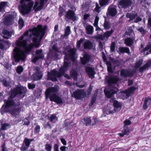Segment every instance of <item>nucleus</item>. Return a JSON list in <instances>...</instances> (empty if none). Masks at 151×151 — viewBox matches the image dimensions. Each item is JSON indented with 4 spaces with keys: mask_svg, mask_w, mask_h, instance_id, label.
Returning <instances> with one entry per match:
<instances>
[{
    "mask_svg": "<svg viewBox=\"0 0 151 151\" xmlns=\"http://www.w3.org/2000/svg\"><path fill=\"white\" fill-rule=\"evenodd\" d=\"M28 34L29 31H26L16 41L13 54L15 61L17 62H19L20 60H24L25 58V54L29 52L34 46L33 44L28 45H27L26 37Z\"/></svg>",
    "mask_w": 151,
    "mask_h": 151,
    "instance_id": "obj_1",
    "label": "nucleus"
},
{
    "mask_svg": "<svg viewBox=\"0 0 151 151\" xmlns=\"http://www.w3.org/2000/svg\"><path fill=\"white\" fill-rule=\"evenodd\" d=\"M76 51L75 48L71 49L68 51V54L65 55V61L63 67H61L59 69V72L56 71L55 70L51 71L50 73L48 72V78L49 79L52 81L57 80V77H60L62 76H64L65 77L68 79H70V76L65 74V72L68 70L69 67V63L66 60L68 58H70L72 60L75 59V53Z\"/></svg>",
    "mask_w": 151,
    "mask_h": 151,
    "instance_id": "obj_2",
    "label": "nucleus"
},
{
    "mask_svg": "<svg viewBox=\"0 0 151 151\" xmlns=\"http://www.w3.org/2000/svg\"><path fill=\"white\" fill-rule=\"evenodd\" d=\"M46 29V26L42 28L41 25H39L37 27H34L32 29H29V32L35 36L33 38V41L36 48L39 47L40 42L44 35L45 30Z\"/></svg>",
    "mask_w": 151,
    "mask_h": 151,
    "instance_id": "obj_3",
    "label": "nucleus"
},
{
    "mask_svg": "<svg viewBox=\"0 0 151 151\" xmlns=\"http://www.w3.org/2000/svg\"><path fill=\"white\" fill-rule=\"evenodd\" d=\"M59 87L55 86L54 87L49 88L46 91V98L50 97V101H53L58 104L63 103V101L61 97L56 95L55 93L58 90Z\"/></svg>",
    "mask_w": 151,
    "mask_h": 151,
    "instance_id": "obj_4",
    "label": "nucleus"
},
{
    "mask_svg": "<svg viewBox=\"0 0 151 151\" xmlns=\"http://www.w3.org/2000/svg\"><path fill=\"white\" fill-rule=\"evenodd\" d=\"M136 89L135 87H131L125 91H121L117 95L118 97L124 99H127L132 93L135 91Z\"/></svg>",
    "mask_w": 151,
    "mask_h": 151,
    "instance_id": "obj_5",
    "label": "nucleus"
},
{
    "mask_svg": "<svg viewBox=\"0 0 151 151\" xmlns=\"http://www.w3.org/2000/svg\"><path fill=\"white\" fill-rule=\"evenodd\" d=\"M33 3L30 2L27 5L22 4L21 6V12L23 14H28L31 10Z\"/></svg>",
    "mask_w": 151,
    "mask_h": 151,
    "instance_id": "obj_6",
    "label": "nucleus"
},
{
    "mask_svg": "<svg viewBox=\"0 0 151 151\" xmlns=\"http://www.w3.org/2000/svg\"><path fill=\"white\" fill-rule=\"evenodd\" d=\"M27 91L26 88L23 86L17 87L14 90L11 94L10 97L12 98L15 97L16 95L19 94L20 95L24 93Z\"/></svg>",
    "mask_w": 151,
    "mask_h": 151,
    "instance_id": "obj_7",
    "label": "nucleus"
},
{
    "mask_svg": "<svg viewBox=\"0 0 151 151\" xmlns=\"http://www.w3.org/2000/svg\"><path fill=\"white\" fill-rule=\"evenodd\" d=\"M117 6L114 5H111L108 7L107 9V15L108 16L109 15L112 17L114 16L117 13L116 10Z\"/></svg>",
    "mask_w": 151,
    "mask_h": 151,
    "instance_id": "obj_8",
    "label": "nucleus"
},
{
    "mask_svg": "<svg viewBox=\"0 0 151 151\" xmlns=\"http://www.w3.org/2000/svg\"><path fill=\"white\" fill-rule=\"evenodd\" d=\"M47 0H41L40 3L38 1H36L33 7L35 11H37L41 9L43 7L44 3L46 2Z\"/></svg>",
    "mask_w": 151,
    "mask_h": 151,
    "instance_id": "obj_9",
    "label": "nucleus"
},
{
    "mask_svg": "<svg viewBox=\"0 0 151 151\" xmlns=\"http://www.w3.org/2000/svg\"><path fill=\"white\" fill-rule=\"evenodd\" d=\"M73 96L77 99H80L83 97L85 96L84 92L82 90H78L74 92L73 94Z\"/></svg>",
    "mask_w": 151,
    "mask_h": 151,
    "instance_id": "obj_10",
    "label": "nucleus"
},
{
    "mask_svg": "<svg viewBox=\"0 0 151 151\" xmlns=\"http://www.w3.org/2000/svg\"><path fill=\"white\" fill-rule=\"evenodd\" d=\"M36 56L33 58L32 60V62L35 63L36 61L40 58H42L44 57V55L42 53L41 50H37L36 52Z\"/></svg>",
    "mask_w": 151,
    "mask_h": 151,
    "instance_id": "obj_11",
    "label": "nucleus"
},
{
    "mask_svg": "<svg viewBox=\"0 0 151 151\" xmlns=\"http://www.w3.org/2000/svg\"><path fill=\"white\" fill-rule=\"evenodd\" d=\"M66 17L68 18L71 19L74 21L77 19L74 12L71 10H69L66 13Z\"/></svg>",
    "mask_w": 151,
    "mask_h": 151,
    "instance_id": "obj_12",
    "label": "nucleus"
},
{
    "mask_svg": "<svg viewBox=\"0 0 151 151\" xmlns=\"http://www.w3.org/2000/svg\"><path fill=\"white\" fill-rule=\"evenodd\" d=\"M131 4L130 0H121L119 3V5L123 8L130 6Z\"/></svg>",
    "mask_w": 151,
    "mask_h": 151,
    "instance_id": "obj_13",
    "label": "nucleus"
},
{
    "mask_svg": "<svg viewBox=\"0 0 151 151\" xmlns=\"http://www.w3.org/2000/svg\"><path fill=\"white\" fill-rule=\"evenodd\" d=\"M86 72L89 75V77L91 78H94V75L96 73L94 69L90 67H87L86 68Z\"/></svg>",
    "mask_w": 151,
    "mask_h": 151,
    "instance_id": "obj_14",
    "label": "nucleus"
},
{
    "mask_svg": "<svg viewBox=\"0 0 151 151\" xmlns=\"http://www.w3.org/2000/svg\"><path fill=\"white\" fill-rule=\"evenodd\" d=\"M106 89H105L104 91L105 94L107 97L110 98L111 97L113 94L117 92L118 89L116 88H114V89L111 91H106Z\"/></svg>",
    "mask_w": 151,
    "mask_h": 151,
    "instance_id": "obj_15",
    "label": "nucleus"
},
{
    "mask_svg": "<svg viewBox=\"0 0 151 151\" xmlns=\"http://www.w3.org/2000/svg\"><path fill=\"white\" fill-rule=\"evenodd\" d=\"M14 18L12 16L10 15L6 18L4 20V23L6 25H9L13 23V19Z\"/></svg>",
    "mask_w": 151,
    "mask_h": 151,
    "instance_id": "obj_16",
    "label": "nucleus"
},
{
    "mask_svg": "<svg viewBox=\"0 0 151 151\" xmlns=\"http://www.w3.org/2000/svg\"><path fill=\"white\" fill-rule=\"evenodd\" d=\"M91 56L87 53H85L84 55L83 58H81V60L82 63L83 64H86L88 62L90 59Z\"/></svg>",
    "mask_w": 151,
    "mask_h": 151,
    "instance_id": "obj_17",
    "label": "nucleus"
},
{
    "mask_svg": "<svg viewBox=\"0 0 151 151\" xmlns=\"http://www.w3.org/2000/svg\"><path fill=\"white\" fill-rule=\"evenodd\" d=\"M42 77V74L41 72L36 73L33 74L31 76V79L33 80H36L40 79Z\"/></svg>",
    "mask_w": 151,
    "mask_h": 151,
    "instance_id": "obj_18",
    "label": "nucleus"
},
{
    "mask_svg": "<svg viewBox=\"0 0 151 151\" xmlns=\"http://www.w3.org/2000/svg\"><path fill=\"white\" fill-rule=\"evenodd\" d=\"M104 112L106 114H109L114 113L115 112L112 107H108L104 109Z\"/></svg>",
    "mask_w": 151,
    "mask_h": 151,
    "instance_id": "obj_19",
    "label": "nucleus"
},
{
    "mask_svg": "<svg viewBox=\"0 0 151 151\" xmlns=\"http://www.w3.org/2000/svg\"><path fill=\"white\" fill-rule=\"evenodd\" d=\"M113 105L114 106V109L115 112L119 111L122 107V104L117 101H115Z\"/></svg>",
    "mask_w": 151,
    "mask_h": 151,
    "instance_id": "obj_20",
    "label": "nucleus"
},
{
    "mask_svg": "<svg viewBox=\"0 0 151 151\" xmlns=\"http://www.w3.org/2000/svg\"><path fill=\"white\" fill-rule=\"evenodd\" d=\"M86 33L88 34H92L93 32V27L90 25H87L84 26Z\"/></svg>",
    "mask_w": 151,
    "mask_h": 151,
    "instance_id": "obj_21",
    "label": "nucleus"
},
{
    "mask_svg": "<svg viewBox=\"0 0 151 151\" xmlns=\"http://www.w3.org/2000/svg\"><path fill=\"white\" fill-rule=\"evenodd\" d=\"M6 108L16 107L17 105L15 104L12 100H8L5 102Z\"/></svg>",
    "mask_w": 151,
    "mask_h": 151,
    "instance_id": "obj_22",
    "label": "nucleus"
},
{
    "mask_svg": "<svg viewBox=\"0 0 151 151\" xmlns=\"http://www.w3.org/2000/svg\"><path fill=\"white\" fill-rule=\"evenodd\" d=\"M83 46L85 49H90L93 47V44L90 41L86 40L84 42Z\"/></svg>",
    "mask_w": 151,
    "mask_h": 151,
    "instance_id": "obj_23",
    "label": "nucleus"
},
{
    "mask_svg": "<svg viewBox=\"0 0 151 151\" xmlns=\"http://www.w3.org/2000/svg\"><path fill=\"white\" fill-rule=\"evenodd\" d=\"M2 34L3 37L6 39H9L11 37L12 34L8 30L5 29L3 31Z\"/></svg>",
    "mask_w": 151,
    "mask_h": 151,
    "instance_id": "obj_24",
    "label": "nucleus"
},
{
    "mask_svg": "<svg viewBox=\"0 0 151 151\" xmlns=\"http://www.w3.org/2000/svg\"><path fill=\"white\" fill-rule=\"evenodd\" d=\"M119 78L117 76H115L110 78L108 81V82L109 84L116 83L119 80Z\"/></svg>",
    "mask_w": 151,
    "mask_h": 151,
    "instance_id": "obj_25",
    "label": "nucleus"
},
{
    "mask_svg": "<svg viewBox=\"0 0 151 151\" xmlns=\"http://www.w3.org/2000/svg\"><path fill=\"white\" fill-rule=\"evenodd\" d=\"M134 40L130 38H127L125 40V43L127 46H129L133 44Z\"/></svg>",
    "mask_w": 151,
    "mask_h": 151,
    "instance_id": "obj_26",
    "label": "nucleus"
},
{
    "mask_svg": "<svg viewBox=\"0 0 151 151\" xmlns=\"http://www.w3.org/2000/svg\"><path fill=\"white\" fill-rule=\"evenodd\" d=\"M20 109L18 108H14L10 112L11 114L14 116H16L18 115L19 113Z\"/></svg>",
    "mask_w": 151,
    "mask_h": 151,
    "instance_id": "obj_27",
    "label": "nucleus"
},
{
    "mask_svg": "<svg viewBox=\"0 0 151 151\" xmlns=\"http://www.w3.org/2000/svg\"><path fill=\"white\" fill-rule=\"evenodd\" d=\"M110 0H100L99 4L101 6L108 5L110 3Z\"/></svg>",
    "mask_w": 151,
    "mask_h": 151,
    "instance_id": "obj_28",
    "label": "nucleus"
},
{
    "mask_svg": "<svg viewBox=\"0 0 151 151\" xmlns=\"http://www.w3.org/2000/svg\"><path fill=\"white\" fill-rule=\"evenodd\" d=\"M119 52L120 53L126 52L127 53H130V50L128 47H121L119 48Z\"/></svg>",
    "mask_w": 151,
    "mask_h": 151,
    "instance_id": "obj_29",
    "label": "nucleus"
},
{
    "mask_svg": "<svg viewBox=\"0 0 151 151\" xmlns=\"http://www.w3.org/2000/svg\"><path fill=\"white\" fill-rule=\"evenodd\" d=\"M7 2H1L0 3V12L7 6Z\"/></svg>",
    "mask_w": 151,
    "mask_h": 151,
    "instance_id": "obj_30",
    "label": "nucleus"
},
{
    "mask_svg": "<svg viewBox=\"0 0 151 151\" xmlns=\"http://www.w3.org/2000/svg\"><path fill=\"white\" fill-rule=\"evenodd\" d=\"M1 128L0 129V131H1L2 129L5 130L9 128L10 127V124L7 123L1 124Z\"/></svg>",
    "mask_w": 151,
    "mask_h": 151,
    "instance_id": "obj_31",
    "label": "nucleus"
},
{
    "mask_svg": "<svg viewBox=\"0 0 151 151\" xmlns=\"http://www.w3.org/2000/svg\"><path fill=\"white\" fill-rule=\"evenodd\" d=\"M84 122V124L86 126H89L91 124V120L90 118L87 117L83 119V120Z\"/></svg>",
    "mask_w": 151,
    "mask_h": 151,
    "instance_id": "obj_32",
    "label": "nucleus"
},
{
    "mask_svg": "<svg viewBox=\"0 0 151 151\" xmlns=\"http://www.w3.org/2000/svg\"><path fill=\"white\" fill-rule=\"evenodd\" d=\"M120 75L121 76L123 77H126L130 76V74L129 73V72L127 70H122L121 71Z\"/></svg>",
    "mask_w": 151,
    "mask_h": 151,
    "instance_id": "obj_33",
    "label": "nucleus"
},
{
    "mask_svg": "<svg viewBox=\"0 0 151 151\" xmlns=\"http://www.w3.org/2000/svg\"><path fill=\"white\" fill-rule=\"evenodd\" d=\"M136 16V14H131L130 13H127L126 15L127 17L129 18V20H133Z\"/></svg>",
    "mask_w": 151,
    "mask_h": 151,
    "instance_id": "obj_34",
    "label": "nucleus"
},
{
    "mask_svg": "<svg viewBox=\"0 0 151 151\" xmlns=\"http://www.w3.org/2000/svg\"><path fill=\"white\" fill-rule=\"evenodd\" d=\"M113 32V30L112 29L106 32L104 35V37L107 39L111 35Z\"/></svg>",
    "mask_w": 151,
    "mask_h": 151,
    "instance_id": "obj_35",
    "label": "nucleus"
},
{
    "mask_svg": "<svg viewBox=\"0 0 151 151\" xmlns=\"http://www.w3.org/2000/svg\"><path fill=\"white\" fill-rule=\"evenodd\" d=\"M70 27L67 26L65 31V34L64 35H63L62 36L63 38L67 36L68 35L70 34Z\"/></svg>",
    "mask_w": 151,
    "mask_h": 151,
    "instance_id": "obj_36",
    "label": "nucleus"
},
{
    "mask_svg": "<svg viewBox=\"0 0 151 151\" xmlns=\"http://www.w3.org/2000/svg\"><path fill=\"white\" fill-rule=\"evenodd\" d=\"M103 26L104 27V29H108L110 28V25L109 22L107 21H105Z\"/></svg>",
    "mask_w": 151,
    "mask_h": 151,
    "instance_id": "obj_37",
    "label": "nucleus"
},
{
    "mask_svg": "<svg viewBox=\"0 0 151 151\" xmlns=\"http://www.w3.org/2000/svg\"><path fill=\"white\" fill-rule=\"evenodd\" d=\"M84 40V38H81L76 43V46L77 48H79L80 47L81 43L83 42Z\"/></svg>",
    "mask_w": 151,
    "mask_h": 151,
    "instance_id": "obj_38",
    "label": "nucleus"
},
{
    "mask_svg": "<svg viewBox=\"0 0 151 151\" xmlns=\"http://www.w3.org/2000/svg\"><path fill=\"white\" fill-rule=\"evenodd\" d=\"M49 120L51 122H55L58 120V118L55 115H52L49 117Z\"/></svg>",
    "mask_w": 151,
    "mask_h": 151,
    "instance_id": "obj_39",
    "label": "nucleus"
},
{
    "mask_svg": "<svg viewBox=\"0 0 151 151\" xmlns=\"http://www.w3.org/2000/svg\"><path fill=\"white\" fill-rule=\"evenodd\" d=\"M144 102L145 103V104H147L148 106H150L151 105V98H145Z\"/></svg>",
    "mask_w": 151,
    "mask_h": 151,
    "instance_id": "obj_40",
    "label": "nucleus"
},
{
    "mask_svg": "<svg viewBox=\"0 0 151 151\" xmlns=\"http://www.w3.org/2000/svg\"><path fill=\"white\" fill-rule=\"evenodd\" d=\"M129 129L127 127H124V128L122 130V132L124 133V134L125 135H128L129 134Z\"/></svg>",
    "mask_w": 151,
    "mask_h": 151,
    "instance_id": "obj_41",
    "label": "nucleus"
},
{
    "mask_svg": "<svg viewBox=\"0 0 151 151\" xmlns=\"http://www.w3.org/2000/svg\"><path fill=\"white\" fill-rule=\"evenodd\" d=\"M23 69L22 66L17 67L16 69L17 72L19 74H20L23 71Z\"/></svg>",
    "mask_w": 151,
    "mask_h": 151,
    "instance_id": "obj_42",
    "label": "nucleus"
},
{
    "mask_svg": "<svg viewBox=\"0 0 151 151\" xmlns=\"http://www.w3.org/2000/svg\"><path fill=\"white\" fill-rule=\"evenodd\" d=\"M71 75L73 77L75 80H76L77 79V73L76 71L75 70H73L71 71Z\"/></svg>",
    "mask_w": 151,
    "mask_h": 151,
    "instance_id": "obj_43",
    "label": "nucleus"
},
{
    "mask_svg": "<svg viewBox=\"0 0 151 151\" xmlns=\"http://www.w3.org/2000/svg\"><path fill=\"white\" fill-rule=\"evenodd\" d=\"M18 23L21 28H22L24 26V22L22 18L20 17Z\"/></svg>",
    "mask_w": 151,
    "mask_h": 151,
    "instance_id": "obj_44",
    "label": "nucleus"
},
{
    "mask_svg": "<svg viewBox=\"0 0 151 151\" xmlns=\"http://www.w3.org/2000/svg\"><path fill=\"white\" fill-rule=\"evenodd\" d=\"M115 44L114 42H112L110 46V51L113 52L115 50Z\"/></svg>",
    "mask_w": 151,
    "mask_h": 151,
    "instance_id": "obj_45",
    "label": "nucleus"
},
{
    "mask_svg": "<svg viewBox=\"0 0 151 151\" xmlns=\"http://www.w3.org/2000/svg\"><path fill=\"white\" fill-rule=\"evenodd\" d=\"M147 69V68L146 67V65H145L139 68V72L141 73H142Z\"/></svg>",
    "mask_w": 151,
    "mask_h": 151,
    "instance_id": "obj_46",
    "label": "nucleus"
},
{
    "mask_svg": "<svg viewBox=\"0 0 151 151\" xmlns=\"http://www.w3.org/2000/svg\"><path fill=\"white\" fill-rule=\"evenodd\" d=\"M95 10L98 13L99 12L101 11V7L99 6L97 3H96V7L95 8Z\"/></svg>",
    "mask_w": 151,
    "mask_h": 151,
    "instance_id": "obj_47",
    "label": "nucleus"
},
{
    "mask_svg": "<svg viewBox=\"0 0 151 151\" xmlns=\"http://www.w3.org/2000/svg\"><path fill=\"white\" fill-rule=\"evenodd\" d=\"M143 61L142 60H140L136 63L135 64V67L137 68H139L142 63Z\"/></svg>",
    "mask_w": 151,
    "mask_h": 151,
    "instance_id": "obj_48",
    "label": "nucleus"
},
{
    "mask_svg": "<svg viewBox=\"0 0 151 151\" xmlns=\"http://www.w3.org/2000/svg\"><path fill=\"white\" fill-rule=\"evenodd\" d=\"M99 19V17L97 16H96L95 17L94 22L93 24V25L95 27H97V26Z\"/></svg>",
    "mask_w": 151,
    "mask_h": 151,
    "instance_id": "obj_49",
    "label": "nucleus"
},
{
    "mask_svg": "<svg viewBox=\"0 0 151 151\" xmlns=\"http://www.w3.org/2000/svg\"><path fill=\"white\" fill-rule=\"evenodd\" d=\"M107 70L108 72L109 73H111L112 72V70L111 64L110 63H107Z\"/></svg>",
    "mask_w": 151,
    "mask_h": 151,
    "instance_id": "obj_50",
    "label": "nucleus"
},
{
    "mask_svg": "<svg viewBox=\"0 0 151 151\" xmlns=\"http://www.w3.org/2000/svg\"><path fill=\"white\" fill-rule=\"evenodd\" d=\"M24 142L25 145L28 147L30 144V139L25 138L24 139Z\"/></svg>",
    "mask_w": 151,
    "mask_h": 151,
    "instance_id": "obj_51",
    "label": "nucleus"
},
{
    "mask_svg": "<svg viewBox=\"0 0 151 151\" xmlns=\"http://www.w3.org/2000/svg\"><path fill=\"white\" fill-rule=\"evenodd\" d=\"M45 149L48 151H51V150L52 146L50 144H46L45 145Z\"/></svg>",
    "mask_w": 151,
    "mask_h": 151,
    "instance_id": "obj_52",
    "label": "nucleus"
},
{
    "mask_svg": "<svg viewBox=\"0 0 151 151\" xmlns=\"http://www.w3.org/2000/svg\"><path fill=\"white\" fill-rule=\"evenodd\" d=\"M138 30L140 32L142 35H144L147 32L146 30H144L142 28L138 29Z\"/></svg>",
    "mask_w": 151,
    "mask_h": 151,
    "instance_id": "obj_53",
    "label": "nucleus"
},
{
    "mask_svg": "<svg viewBox=\"0 0 151 151\" xmlns=\"http://www.w3.org/2000/svg\"><path fill=\"white\" fill-rule=\"evenodd\" d=\"M40 126L37 125L35 128V133H38L40 131Z\"/></svg>",
    "mask_w": 151,
    "mask_h": 151,
    "instance_id": "obj_54",
    "label": "nucleus"
},
{
    "mask_svg": "<svg viewBox=\"0 0 151 151\" xmlns=\"http://www.w3.org/2000/svg\"><path fill=\"white\" fill-rule=\"evenodd\" d=\"M147 68L151 65V59L147 61L145 65Z\"/></svg>",
    "mask_w": 151,
    "mask_h": 151,
    "instance_id": "obj_55",
    "label": "nucleus"
},
{
    "mask_svg": "<svg viewBox=\"0 0 151 151\" xmlns=\"http://www.w3.org/2000/svg\"><path fill=\"white\" fill-rule=\"evenodd\" d=\"M54 151H59L58 148V145L57 144H55L53 147Z\"/></svg>",
    "mask_w": 151,
    "mask_h": 151,
    "instance_id": "obj_56",
    "label": "nucleus"
},
{
    "mask_svg": "<svg viewBox=\"0 0 151 151\" xmlns=\"http://www.w3.org/2000/svg\"><path fill=\"white\" fill-rule=\"evenodd\" d=\"M124 123L125 125H128L131 124V122L129 120L126 119L124 121Z\"/></svg>",
    "mask_w": 151,
    "mask_h": 151,
    "instance_id": "obj_57",
    "label": "nucleus"
},
{
    "mask_svg": "<svg viewBox=\"0 0 151 151\" xmlns=\"http://www.w3.org/2000/svg\"><path fill=\"white\" fill-rule=\"evenodd\" d=\"M150 48H151V45H148L147 46V47H145V48L143 49V50H141V52H144L146 50H148V49H149Z\"/></svg>",
    "mask_w": 151,
    "mask_h": 151,
    "instance_id": "obj_58",
    "label": "nucleus"
},
{
    "mask_svg": "<svg viewBox=\"0 0 151 151\" xmlns=\"http://www.w3.org/2000/svg\"><path fill=\"white\" fill-rule=\"evenodd\" d=\"M96 27V30H97L98 31V32H97V33H98L99 32L98 31H101V34H102L103 33V30L102 29H101L99 27H98L97 26V27Z\"/></svg>",
    "mask_w": 151,
    "mask_h": 151,
    "instance_id": "obj_59",
    "label": "nucleus"
},
{
    "mask_svg": "<svg viewBox=\"0 0 151 151\" xmlns=\"http://www.w3.org/2000/svg\"><path fill=\"white\" fill-rule=\"evenodd\" d=\"M28 86L29 89H33L35 87V85L34 84H28Z\"/></svg>",
    "mask_w": 151,
    "mask_h": 151,
    "instance_id": "obj_60",
    "label": "nucleus"
},
{
    "mask_svg": "<svg viewBox=\"0 0 151 151\" xmlns=\"http://www.w3.org/2000/svg\"><path fill=\"white\" fill-rule=\"evenodd\" d=\"M61 141L62 144L64 145H66L67 144L66 141L63 138L61 139Z\"/></svg>",
    "mask_w": 151,
    "mask_h": 151,
    "instance_id": "obj_61",
    "label": "nucleus"
},
{
    "mask_svg": "<svg viewBox=\"0 0 151 151\" xmlns=\"http://www.w3.org/2000/svg\"><path fill=\"white\" fill-rule=\"evenodd\" d=\"M66 147L65 146H61L60 148V150L61 151H65Z\"/></svg>",
    "mask_w": 151,
    "mask_h": 151,
    "instance_id": "obj_62",
    "label": "nucleus"
},
{
    "mask_svg": "<svg viewBox=\"0 0 151 151\" xmlns=\"http://www.w3.org/2000/svg\"><path fill=\"white\" fill-rule=\"evenodd\" d=\"M148 25L149 27H151V17L148 19Z\"/></svg>",
    "mask_w": 151,
    "mask_h": 151,
    "instance_id": "obj_63",
    "label": "nucleus"
},
{
    "mask_svg": "<svg viewBox=\"0 0 151 151\" xmlns=\"http://www.w3.org/2000/svg\"><path fill=\"white\" fill-rule=\"evenodd\" d=\"M148 106H148L147 105L145 104V103H144L143 105V108L144 109H147Z\"/></svg>",
    "mask_w": 151,
    "mask_h": 151,
    "instance_id": "obj_64",
    "label": "nucleus"
}]
</instances>
